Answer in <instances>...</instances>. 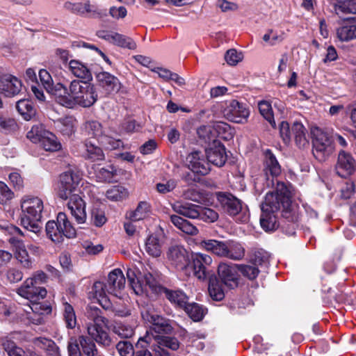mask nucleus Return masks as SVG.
Listing matches in <instances>:
<instances>
[{"label": "nucleus", "instance_id": "a19ab883", "mask_svg": "<svg viewBox=\"0 0 356 356\" xmlns=\"http://www.w3.org/2000/svg\"><path fill=\"white\" fill-rule=\"evenodd\" d=\"M16 108L19 113L26 120H29L35 114L33 103L29 99H21L17 102Z\"/></svg>", "mask_w": 356, "mask_h": 356}, {"label": "nucleus", "instance_id": "39448f33", "mask_svg": "<svg viewBox=\"0 0 356 356\" xmlns=\"http://www.w3.org/2000/svg\"><path fill=\"white\" fill-rule=\"evenodd\" d=\"M47 237L54 243H60L64 238H73L76 236V231L69 220L67 215L59 212L56 220H49L46 224Z\"/></svg>", "mask_w": 356, "mask_h": 356}, {"label": "nucleus", "instance_id": "58836bf2", "mask_svg": "<svg viewBox=\"0 0 356 356\" xmlns=\"http://www.w3.org/2000/svg\"><path fill=\"white\" fill-rule=\"evenodd\" d=\"M213 127L216 139L220 138L223 140H229L233 138L234 129L228 124L223 122H216L213 123Z\"/></svg>", "mask_w": 356, "mask_h": 356}, {"label": "nucleus", "instance_id": "c756f323", "mask_svg": "<svg viewBox=\"0 0 356 356\" xmlns=\"http://www.w3.org/2000/svg\"><path fill=\"white\" fill-rule=\"evenodd\" d=\"M291 132L295 143L299 148H305L309 145L307 132L302 123L294 122L291 127Z\"/></svg>", "mask_w": 356, "mask_h": 356}, {"label": "nucleus", "instance_id": "b1692460", "mask_svg": "<svg viewBox=\"0 0 356 356\" xmlns=\"http://www.w3.org/2000/svg\"><path fill=\"white\" fill-rule=\"evenodd\" d=\"M167 257L172 265L184 269L187 264V251L182 246H171L167 252Z\"/></svg>", "mask_w": 356, "mask_h": 356}, {"label": "nucleus", "instance_id": "9b49d317", "mask_svg": "<svg viewBox=\"0 0 356 356\" xmlns=\"http://www.w3.org/2000/svg\"><path fill=\"white\" fill-rule=\"evenodd\" d=\"M218 202L224 212L231 216H236L242 213L239 220L245 222L248 215L243 211L242 202L230 193H219L217 195Z\"/></svg>", "mask_w": 356, "mask_h": 356}, {"label": "nucleus", "instance_id": "4c0bfd02", "mask_svg": "<svg viewBox=\"0 0 356 356\" xmlns=\"http://www.w3.org/2000/svg\"><path fill=\"white\" fill-rule=\"evenodd\" d=\"M1 346L8 356H29V351L24 350L17 346L15 343L8 337L1 339Z\"/></svg>", "mask_w": 356, "mask_h": 356}, {"label": "nucleus", "instance_id": "f03ea898", "mask_svg": "<svg viewBox=\"0 0 356 356\" xmlns=\"http://www.w3.org/2000/svg\"><path fill=\"white\" fill-rule=\"evenodd\" d=\"M58 103L67 108H74L76 105L90 107L97 100V93L94 85L74 79L70 83L69 88L58 90Z\"/></svg>", "mask_w": 356, "mask_h": 356}, {"label": "nucleus", "instance_id": "8fccbe9b", "mask_svg": "<svg viewBox=\"0 0 356 356\" xmlns=\"http://www.w3.org/2000/svg\"><path fill=\"white\" fill-rule=\"evenodd\" d=\"M112 44L122 48L134 49L136 48V42L129 37L115 32Z\"/></svg>", "mask_w": 356, "mask_h": 356}, {"label": "nucleus", "instance_id": "338daca9", "mask_svg": "<svg viewBox=\"0 0 356 356\" xmlns=\"http://www.w3.org/2000/svg\"><path fill=\"white\" fill-rule=\"evenodd\" d=\"M40 300L29 301V309L33 313L42 315L44 313L50 312V308L39 302Z\"/></svg>", "mask_w": 356, "mask_h": 356}, {"label": "nucleus", "instance_id": "4d7b16f0", "mask_svg": "<svg viewBox=\"0 0 356 356\" xmlns=\"http://www.w3.org/2000/svg\"><path fill=\"white\" fill-rule=\"evenodd\" d=\"M17 129V124L15 119L7 115H0V129L4 132H13Z\"/></svg>", "mask_w": 356, "mask_h": 356}, {"label": "nucleus", "instance_id": "09e8293b", "mask_svg": "<svg viewBox=\"0 0 356 356\" xmlns=\"http://www.w3.org/2000/svg\"><path fill=\"white\" fill-rule=\"evenodd\" d=\"M208 291L209 296L213 300L220 301L225 297L220 283L215 279L209 280Z\"/></svg>", "mask_w": 356, "mask_h": 356}, {"label": "nucleus", "instance_id": "de8ad7c7", "mask_svg": "<svg viewBox=\"0 0 356 356\" xmlns=\"http://www.w3.org/2000/svg\"><path fill=\"white\" fill-rule=\"evenodd\" d=\"M214 133L213 123L202 126L197 129V134L200 138L204 139L209 145L219 142L218 139H216V134Z\"/></svg>", "mask_w": 356, "mask_h": 356}, {"label": "nucleus", "instance_id": "49530a36", "mask_svg": "<svg viewBox=\"0 0 356 356\" xmlns=\"http://www.w3.org/2000/svg\"><path fill=\"white\" fill-rule=\"evenodd\" d=\"M166 298L171 302L176 304L181 308H183L187 302L188 298L186 296L180 291H170L163 289Z\"/></svg>", "mask_w": 356, "mask_h": 356}, {"label": "nucleus", "instance_id": "bf43d9fd", "mask_svg": "<svg viewBox=\"0 0 356 356\" xmlns=\"http://www.w3.org/2000/svg\"><path fill=\"white\" fill-rule=\"evenodd\" d=\"M116 175V170L113 166L108 165L106 168H102L97 173V177L102 181L111 182Z\"/></svg>", "mask_w": 356, "mask_h": 356}, {"label": "nucleus", "instance_id": "052dcab7", "mask_svg": "<svg viewBox=\"0 0 356 356\" xmlns=\"http://www.w3.org/2000/svg\"><path fill=\"white\" fill-rule=\"evenodd\" d=\"M91 293L93 294L94 298L101 301V299L106 300V284L102 282H95L92 286Z\"/></svg>", "mask_w": 356, "mask_h": 356}, {"label": "nucleus", "instance_id": "79ce46f5", "mask_svg": "<svg viewBox=\"0 0 356 356\" xmlns=\"http://www.w3.org/2000/svg\"><path fill=\"white\" fill-rule=\"evenodd\" d=\"M275 212L261 211L260 224L265 231H273L277 227Z\"/></svg>", "mask_w": 356, "mask_h": 356}, {"label": "nucleus", "instance_id": "6e6d98bb", "mask_svg": "<svg viewBox=\"0 0 356 356\" xmlns=\"http://www.w3.org/2000/svg\"><path fill=\"white\" fill-rule=\"evenodd\" d=\"M284 39V33L281 31L280 33L273 31V29H269L267 32L264 35L263 40L264 42H267L268 44L271 46L276 45L282 42Z\"/></svg>", "mask_w": 356, "mask_h": 356}, {"label": "nucleus", "instance_id": "c85d7f7f", "mask_svg": "<svg viewBox=\"0 0 356 356\" xmlns=\"http://www.w3.org/2000/svg\"><path fill=\"white\" fill-rule=\"evenodd\" d=\"M69 70L77 78L87 81L92 79V74L87 65L79 60H71L69 62Z\"/></svg>", "mask_w": 356, "mask_h": 356}, {"label": "nucleus", "instance_id": "4468645a", "mask_svg": "<svg viewBox=\"0 0 356 356\" xmlns=\"http://www.w3.org/2000/svg\"><path fill=\"white\" fill-rule=\"evenodd\" d=\"M223 108L224 116L229 121L236 123H243L249 116V111L236 100L226 102Z\"/></svg>", "mask_w": 356, "mask_h": 356}, {"label": "nucleus", "instance_id": "4be33fe9", "mask_svg": "<svg viewBox=\"0 0 356 356\" xmlns=\"http://www.w3.org/2000/svg\"><path fill=\"white\" fill-rule=\"evenodd\" d=\"M207 162L216 166H222L227 161L225 146L219 141L210 144L206 149Z\"/></svg>", "mask_w": 356, "mask_h": 356}, {"label": "nucleus", "instance_id": "e2e57ef3", "mask_svg": "<svg viewBox=\"0 0 356 356\" xmlns=\"http://www.w3.org/2000/svg\"><path fill=\"white\" fill-rule=\"evenodd\" d=\"M355 192V184L354 181H346L340 188V197L343 199L350 198Z\"/></svg>", "mask_w": 356, "mask_h": 356}, {"label": "nucleus", "instance_id": "dca6fc26", "mask_svg": "<svg viewBox=\"0 0 356 356\" xmlns=\"http://www.w3.org/2000/svg\"><path fill=\"white\" fill-rule=\"evenodd\" d=\"M17 293L29 301H35L44 299L47 296V290L33 283V280L26 279L17 289Z\"/></svg>", "mask_w": 356, "mask_h": 356}, {"label": "nucleus", "instance_id": "a211bd4d", "mask_svg": "<svg viewBox=\"0 0 356 356\" xmlns=\"http://www.w3.org/2000/svg\"><path fill=\"white\" fill-rule=\"evenodd\" d=\"M98 86L106 95L115 94L121 89L120 80L107 72H100L96 74Z\"/></svg>", "mask_w": 356, "mask_h": 356}, {"label": "nucleus", "instance_id": "3c124183", "mask_svg": "<svg viewBox=\"0 0 356 356\" xmlns=\"http://www.w3.org/2000/svg\"><path fill=\"white\" fill-rule=\"evenodd\" d=\"M258 106L261 115L269 122L272 127L275 128L276 124L271 104L267 101H261L259 102Z\"/></svg>", "mask_w": 356, "mask_h": 356}, {"label": "nucleus", "instance_id": "72a5a7b5", "mask_svg": "<svg viewBox=\"0 0 356 356\" xmlns=\"http://www.w3.org/2000/svg\"><path fill=\"white\" fill-rule=\"evenodd\" d=\"M334 8L339 17L345 14H356V0H336Z\"/></svg>", "mask_w": 356, "mask_h": 356}, {"label": "nucleus", "instance_id": "0e129e2a", "mask_svg": "<svg viewBox=\"0 0 356 356\" xmlns=\"http://www.w3.org/2000/svg\"><path fill=\"white\" fill-rule=\"evenodd\" d=\"M243 58L242 53L237 52L236 50L232 49L227 51L225 55V59L228 65H236Z\"/></svg>", "mask_w": 356, "mask_h": 356}, {"label": "nucleus", "instance_id": "a878e982", "mask_svg": "<svg viewBox=\"0 0 356 356\" xmlns=\"http://www.w3.org/2000/svg\"><path fill=\"white\" fill-rule=\"evenodd\" d=\"M39 77L41 83L42 84L44 89L47 90L48 93L51 95L55 100L58 102V90L61 88H64V85L62 83H58L56 85H54V81L51 76L49 73V72L46 70H40L39 71Z\"/></svg>", "mask_w": 356, "mask_h": 356}, {"label": "nucleus", "instance_id": "e433bc0d", "mask_svg": "<svg viewBox=\"0 0 356 356\" xmlns=\"http://www.w3.org/2000/svg\"><path fill=\"white\" fill-rule=\"evenodd\" d=\"M72 6L73 11L81 15L90 13L91 16L94 17H102L106 15L105 13L99 10L95 6L91 5L89 1L75 3Z\"/></svg>", "mask_w": 356, "mask_h": 356}, {"label": "nucleus", "instance_id": "864d4df0", "mask_svg": "<svg viewBox=\"0 0 356 356\" xmlns=\"http://www.w3.org/2000/svg\"><path fill=\"white\" fill-rule=\"evenodd\" d=\"M79 343L81 345L83 352L88 356H96L98 354L95 344L85 336L79 337Z\"/></svg>", "mask_w": 356, "mask_h": 356}, {"label": "nucleus", "instance_id": "7ed1b4c3", "mask_svg": "<svg viewBox=\"0 0 356 356\" xmlns=\"http://www.w3.org/2000/svg\"><path fill=\"white\" fill-rule=\"evenodd\" d=\"M21 225L26 229L38 234L41 231L39 222L42 218L43 200L37 196L26 195L21 200Z\"/></svg>", "mask_w": 356, "mask_h": 356}, {"label": "nucleus", "instance_id": "6e6552de", "mask_svg": "<svg viewBox=\"0 0 356 356\" xmlns=\"http://www.w3.org/2000/svg\"><path fill=\"white\" fill-rule=\"evenodd\" d=\"M176 213L191 219H201L207 222H213L218 220V213L207 207H202L188 202H177L172 205Z\"/></svg>", "mask_w": 356, "mask_h": 356}, {"label": "nucleus", "instance_id": "9d476101", "mask_svg": "<svg viewBox=\"0 0 356 356\" xmlns=\"http://www.w3.org/2000/svg\"><path fill=\"white\" fill-rule=\"evenodd\" d=\"M313 154L318 160H323L333 151L332 140L322 129L315 127L312 129Z\"/></svg>", "mask_w": 356, "mask_h": 356}, {"label": "nucleus", "instance_id": "423d86ee", "mask_svg": "<svg viewBox=\"0 0 356 356\" xmlns=\"http://www.w3.org/2000/svg\"><path fill=\"white\" fill-rule=\"evenodd\" d=\"M127 277L130 286L136 294L143 293H159L161 290L156 280L150 273L143 274L136 268H129L127 270Z\"/></svg>", "mask_w": 356, "mask_h": 356}, {"label": "nucleus", "instance_id": "c03bdc74", "mask_svg": "<svg viewBox=\"0 0 356 356\" xmlns=\"http://www.w3.org/2000/svg\"><path fill=\"white\" fill-rule=\"evenodd\" d=\"M56 126L63 135L70 136L74 132L76 120L72 117H66L59 120Z\"/></svg>", "mask_w": 356, "mask_h": 356}, {"label": "nucleus", "instance_id": "2f4dec72", "mask_svg": "<svg viewBox=\"0 0 356 356\" xmlns=\"http://www.w3.org/2000/svg\"><path fill=\"white\" fill-rule=\"evenodd\" d=\"M151 213L150 203L147 201H141L138 204L136 209L130 212L129 218L132 221H139L149 217Z\"/></svg>", "mask_w": 356, "mask_h": 356}, {"label": "nucleus", "instance_id": "393cba45", "mask_svg": "<svg viewBox=\"0 0 356 356\" xmlns=\"http://www.w3.org/2000/svg\"><path fill=\"white\" fill-rule=\"evenodd\" d=\"M339 26L336 29L338 39L341 42H348L356 39V24L342 20L338 22Z\"/></svg>", "mask_w": 356, "mask_h": 356}, {"label": "nucleus", "instance_id": "cd10ccee", "mask_svg": "<svg viewBox=\"0 0 356 356\" xmlns=\"http://www.w3.org/2000/svg\"><path fill=\"white\" fill-rule=\"evenodd\" d=\"M163 241L157 234H150L146 239L145 250L152 257H159L162 253Z\"/></svg>", "mask_w": 356, "mask_h": 356}, {"label": "nucleus", "instance_id": "bb28decb", "mask_svg": "<svg viewBox=\"0 0 356 356\" xmlns=\"http://www.w3.org/2000/svg\"><path fill=\"white\" fill-rule=\"evenodd\" d=\"M2 229H5L8 234L10 235V237L8 238V243L14 252L25 248V245L21 238L24 234L19 227L13 225H8L6 227H2Z\"/></svg>", "mask_w": 356, "mask_h": 356}, {"label": "nucleus", "instance_id": "2eb2a0df", "mask_svg": "<svg viewBox=\"0 0 356 356\" xmlns=\"http://www.w3.org/2000/svg\"><path fill=\"white\" fill-rule=\"evenodd\" d=\"M239 264L220 263L218 266V274L221 281L228 287L233 289L238 284Z\"/></svg>", "mask_w": 356, "mask_h": 356}, {"label": "nucleus", "instance_id": "0eeeda50", "mask_svg": "<svg viewBox=\"0 0 356 356\" xmlns=\"http://www.w3.org/2000/svg\"><path fill=\"white\" fill-rule=\"evenodd\" d=\"M291 204V191L283 182L277 181L275 191L268 192L261 204V211L277 212L282 207L287 209Z\"/></svg>", "mask_w": 356, "mask_h": 356}, {"label": "nucleus", "instance_id": "6ab92c4d", "mask_svg": "<svg viewBox=\"0 0 356 356\" xmlns=\"http://www.w3.org/2000/svg\"><path fill=\"white\" fill-rule=\"evenodd\" d=\"M68 199L67 207L70 211L71 216L77 224L85 223L87 213L84 200L78 194H72Z\"/></svg>", "mask_w": 356, "mask_h": 356}, {"label": "nucleus", "instance_id": "a18cd8bd", "mask_svg": "<svg viewBox=\"0 0 356 356\" xmlns=\"http://www.w3.org/2000/svg\"><path fill=\"white\" fill-rule=\"evenodd\" d=\"M188 316L195 321L202 319L204 315V309L197 303H186L183 307Z\"/></svg>", "mask_w": 356, "mask_h": 356}, {"label": "nucleus", "instance_id": "69168bd1", "mask_svg": "<svg viewBox=\"0 0 356 356\" xmlns=\"http://www.w3.org/2000/svg\"><path fill=\"white\" fill-rule=\"evenodd\" d=\"M15 254L17 259L22 264L24 267L28 268L31 267V258L29 255L26 248L15 252Z\"/></svg>", "mask_w": 356, "mask_h": 356}, {"label": "nucleus", "instance_id": "f3484780", "mask_svg": "<svg viewBox=\"0 0 356 356\" xmlns=\"http://www.w3.org/2000/svg\"><path fill=\"white\" fill-rule=\"evenodd\" d=\"M335 170L339 176L348 177L356 172V161L350 153L341 150L338 154Z\"/></svg>", "mask_w": 356, "mask_h": 356}, {"label": "nucleus", "instance_id": "ea45409f", "mask_svg": "<svg viewBox=\"0 0 356 356\" xmlns=\"http://www.w3.org/2000/svg\"><path fill=\"white\" fill-rule=\"evenodd\" d=\"M245 256V248L241 244L229 241L227 242L226 258L232 260H241Z\"/></svg>", "mask_w": 356, "mask_h": 356}, {"label": "nucleus", "instance_id": "5701e85b", "mask_svg": "<svg viewBox=\"0 0 356 356\" xmlns=\"http://www.w3.org/2000/svg\"><path fill=\"white\" fill-rule=\"evenodd\" d=\"M125 277L120 268H115L109 273L106 284L108 293L117 296L124 288Z\"/></svg>", "mask_w": 356, "mask_h": 356}, {"label": "nucleus", "instance_id": "ddd939ff", "mask_svg": "<svg viewBox=\"0 0 356 356\" xmlns=\"http://www.w3.org/2000/svg\"><path fill=\"white\" fill-rule=\"evenodd\" d=\"M213 262L212 258L206 254L196 252L191 257V268L193 275L200 280H205L209 275V267Z\"/></svg>", "mask_w": 356, "mask_h": 356}, {"label": "nucleus", "instance_id": "f8f14e48", "mask_svg": "<svg viewBox=\"0 0 356 356\" xmlns=\"http://www.w3.org/2000/svg\"><path fill=\"white\" fill-rule=\"evenodd\" d=\"M81 178L78 173L71 171L63 172L60 176L58 195L63 200H67L72 194H77Z\"/></svg>", "mask_w": 356, "mask_h": 356}, {"label": "nucleus", "instance_id": "aec40b11", "mask_svg": "<svg viewBox=\"0 0 356 356\" xmlns=\"http://www.w3.org/2000/svg\"><path fill=\"white\" fill-rule=\"evenodd\" d=\"M186 165L193 172L201 175H206L210 171L209 163L205 160L204 155L199 151L192 152L186 156Z\"/></svg>", "mask_w": 356, "mask_h": 356}, {"label": "nucleus", "instance_id": "f257e3e1", "mask_svg": "<svg viewBox=\"0 0 356 356\" xmlns=\"http://www.w3.org/2000/svg\"><path fill=\"white\" fill-rule=\"evenodd\" d=\"M152 324L149 331H147L146 335L138 340V343L145 342L153 343L154 350L159 356H170L165 348L176 350L179 347V341L175 337L162 336L160 334L170 333L172 327L168 320L158 314H151L149 320Z\"/></svg>", "mask_w": 356, "mask_h": 356}, {"label": "nucleus", "instance_id": "1a4fd4ad", "mask_svg": "<svg viewBox=\"0 0 356 356\" xmlns=\"http://www.w3.org/2000/svg\"><path fill=\"white\" fill-rule=\"evenodd\" d=\"M27 138L34 143H40L46 151H57L60 148V144L56 136L47 130L42 125L33 126L27 133Z\"/></svg>", "mask_w": 356, "mask_h": 356}, {"label": "nucleus", "instance_id": "5fc2aeb1", "mask_svg": "<svg viewBox=\"0 0 356 356\" xmlns=\"http://www.w3.org/2000/svg\"><path fill=\"white\" fill-rule=\"evenodd\" d=\"M128 196V192L122 186H116L106 191V197L113 201H120Z\"/></svg>", "mask_w": 356, "mask_h": 356}, {"label": "nucleus", "instance_id": "20e7f679", "mask_svg": "<svg viewBox=\"0 0 356 356\" xmlns=\"http://www.w3.org/2000/svg\"><path fill=\"white\" fill-rule=\"evenodd\" d=\"M86 316L88 319L86 329L88 334L97 343L108 346L111 339L104 327L108 326V321L102 316L100 309L94 306H88L86 309Z\"/></svg>", "mask_w": 356, "mask_h": 356}, {"label": "nucleus", "instance_id": "412c9836", "mask_svg": "<svg viewBox=\"0 0 356 356\" xmlns=\"http://www.w3.org/2000/svg\"><path fill=\"white\" fill-rule=\"evenodd\" d=\"M22 88L21 80L11 74L0 76V93L11 97L18 95Z\"/></svg>", "mask_w": 356, "mask_h": 356}, {"label": "nucleus", "instance_id": "774afa93", "mask_svg": "<svg viewBox=\"0 0 356 356\" xmlns=\"http://www.w3.org/2000/svg\"><path fill=\"white\" fill-rule=\"evenodd\" d=\"M120 356H134L133 346L127 341H120L116 346Z\"/></svg>", "mask_w": 356, "mask_h": 356}, {"label": "nucleus", "instance_id": "680f3d73", "mask_svg": "<svg viewBox=\"0 0 356 356\" xmlns=\"http://www.w3.org/2000/svg\"><path fill=\"white\" fill-rule=\"evenodd\" d=\"M249 280L255 279L259 275V270L257 267L252 265H239L238 272Z\"/></svg>", "mask_w": 356, "mask_h": 356}, {"label": "nucleus", "instance_id": "473e14b6", "mask_svg": "<svg viewBox=\"0 0 356 356\" xmlns=\"http://www.w3.org/2000/svg\"><path fill=\"white\" fill-rule=\"evenodd\" d=\"M84 147L85 151L83 155L86 159L91 161L104 159V154L102 148L92 143L91 141L86 140L84 143Z\"/></svg>", "mask_w": 356, "mask_h": 356}, {"label": "nucleus", "instance_id": "c9c22d12", "mask_svg": "<svg viewBox=\"0 0 356 356\" xmlns=\"http://www.w3.org/2000/svg\"><path fill=\"white\" fill-rule=\"evenodd\" d=\"M100 144L106 149L115 150L124 147L123 142L116 138L111 133V131L106 130L105 134L99 138Z\"/></svg>", "mask_w": 356, "mask_h": 356}, {"label": "nucleus", "instance_id": "f704fd0d", "mask_svg": "<svg viewBox=\"0 0 356 356\" xmlns=\"http://www.w3.org/2000/svg\"><path fill=\"white\" fill-rule=\"evenodd\" d=\"M170 220L177 228L186 234L195 235L198 233V229L195 226L179 216L172 215Z\"/></svg>", "mask_w": 356, "mask_h": 356}, {"label": "nucleus", "instance_id": "603ef678", "mask_svg": "<svg viewBox=\"0 0 356 356\" xmlns=\"http://www.w3.org/2000/svg\"><path fill=\"white\" fill-rule=\"evenodd\" d=\"M85 129L88 136L97 138L99 141V138L106 131L103 129L101 123L95 120L87 122Z\"/></svg>", "mask_w": 356, "mask_h": 356}, {"label": "nucleus", "instance_id": "13d9d810", "mask_svg": "<svg viewBox=\"0 0 356 356\" xmlns=\"http://www.w3.org/2000/svg\"><path fill=\"white\" fill-rule=\"evenodd\" d=\"M113 331L122 338H129L132 337L134 333V327L132 326L121 322L115 323Z\"/></svg>", "mask_w": 356, "mask_h": 356}, {"label": "nucleus", "instance_id": "7c9ffc66", "mask_svg": "<svg viewBox=\"0 0 356 356\" xmlns=\"http://www.w3.org/2000/svg\"><path fill=\"white\" fill-rule=\"evenodd\" d=\"M264 165L266 174L270 173L273 177H276L281 172V167L270 149L264 152Z\"/></svg>", "mask_w": 356, "mask_h": 356}, {"label": "nucleus", "instance_id": "37998d69", "mask_svg": "<svg viewBox=\"0 0 356 356\" xmlns=\"http://www.w3.org/2000/svg\"><path fill=\"white\" fill-rule=\"evenodd\" d=\"M63 314L66 325L72 329L76 325V316L73 307L66 301L63 302Z\"/></svg>", "mask_w": 356, "mask_h": 356}]
</instances>
